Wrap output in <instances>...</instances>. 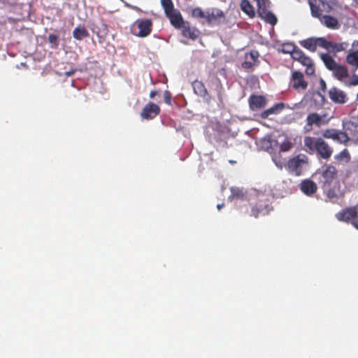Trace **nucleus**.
Instances as JSON below:
<instances>
[{
	"label": "nucleus",
	"mask_w": 358,
	"mask_h": 358,
	"mask_svg": "<svg viewBox=\"0 0 358 358\" xmlns=\"http://www.w3.org/2000/svg\"><path fill=\"white\" fill-rule=\"evenodd\" d=\"M303 142L309 152H316L323 159L328 160L333 154V148L322 138L306 136Z\"/></svg>",
	"instance_id": "f257e3e1"
},
{
	"label": "nucleus",
	"mask_w": 358,
	"mask_h": 358,
	"mask_svg": "<svg viewBox=\"0 0 358 358\" xmlns=\"http://www.w3.org/2000/svg\"><path fill=\"white\" fill-rule=\"evenodd\" d=\"M336 217L339 221L350 222L352 226L358 229V203L338 212Z\"/></svg>",
	"instance_id": "f03ea898"
},
{
	"label": "nucleus",
	"mask_w": 358,
	"mask_h": 358,
	"mask_svg": "<svg viewBox=\"0 0 358 358\" xmlns=\"http://www.w3.org/2000/svg\"><path fill=\"white\" fill-rule=\"evenodd\" d=\"M206 22L209 26L214 27L221 24L225 20L224 12L217 8L206 9Z\"/></svg>",
	"instance_id": "7ed1b4c3"
},
{
	"label": "nucleus",
	"mask_w": 358,
	"mask_h": 358,
	"mask_svg": "<svg viewBox=\"0 0 358 358\" xmlns=\"http://www.w3.org/2000/svg\"><path fill=\"white\" fill-rule=\"evenodd\" d=\"M307 163L308 157L305 155H299L289 159L286 168L289 172L299 176L301 173L303 166Z\"/></svg>",
	"instance_id": "20e7f679"
},
{
	"label": "nucleus",
	"mask_w": 358,
	"mask_h": 358,
	"mask_svg": "<svg viewBox=\"0 0 358 358\" xmlns=\"http://www.w3.org/2000/svg\"><path fill=\"white\" fill-rule=\"evenodd\" d=\"M309 5L312 15L317 18L323 16V13H329L332 8L329 3L323 0H309Z\"/></svg>",
	"instance_id": "39448f33"
},
{
	"label": "nucleus",
	"mask_w": 358,
	"mask_h": 358,
	"mask_svg": "<svg viewBox=\"0 0 358 358\" xmlns=\"http://www.w3.org/2000/svg\"><path fill=\"white\" fill-rule=\"evenodd\" d=\"M326 115H320L317 113H311L308 115L306 117V124L304 127L306 131H310L313 129V126L315 125L320 127L322 125L327 124L328 120H325Z\"/></svg>",
	"instance_id": "423d86ee"
},
{
	"label": "nucleus",
	"mask_w": 358,
	"mask_h": 358,
	"mask_svg": "<svg viewBox=\"0 0 358 358\" xmlns=\"http://www.w3.org/2000/svg\"><path fill=\"white\" fill-rule=\"evenodd\" d=\"M289 85L295 90L305 91L308 87V82L305 80L304 76L299 71H294L292 73Z\"/></svg>",
	"instance_id": "0eeeda50"
},
{
	"label": "nucleus",
	"mask_w": 358,
	"mask_h": 358,
	"mask_svg": "<svg viewBox=\"0 0 358 358\" xmlns=\"http://www.w3.org/2000/svg\"><path fill=\"white\" fill-rule=\"evenodd\" d=\"M337 176V170L335 166L330 164H326L322 167V171L320 182L324 186H329Z\"/></svg>",
	"instance_id": "6e6552de"
},
{
	"label": "nucleus",
	"mask_w": 358,
	"mask_h": 358,
	"mask_svg": "<svg viewBox=\"0 0 358 358\" xmlns=\"http://www.w3.org/2000/svg\"><path fill=\"white\" fill-rule=\"evenodd\" d=\"M322 136L325 138H331L340 143H346L350 141L348 134L335 129H327L322 131Z\"/></svg>",
	"instance_id": "1a4fd4ad"
},
{
	"label": "nucleus",
	"mask_w": 358,
	"mask_h": 358,
	"mask_svg": "<svg viewBox=\"0 0 358 358\" xmlns=\"http://www.w3.org/2000/svg\"><path fill=\"white\" fill-rule=\"evenodd\" d=\"M135 24L138 29V32L136 35L138 37H146L152 32V21L150 19L138 20Z\"/></svg>",
	"instance_id": "9d476101"
},
{
	"label": "nucleus",
	"mask_w": 358,
	"mask_h": 358,
	"mask_svg": "<svg viewBox=\"0 0 358 358\" xmlns=\"http://www.w3.org/2000/svg\"><path fill=\"white\" fill-rule=\"evenodd\" d=\"M329 97L332 102L337 104H344L348 101L346 93L336 87L329 90Z\"/></svg>",
	"instance_id": "9b49d317"
},
{
	"label": "nucleus",
	"mask_w": 358,
	"mask_h": 358,
	"mask_svg": "<svg viewBox=\"0 0 358 358\" xmlns=\"http://www.w3.org/2000/svg\"><path fill=\"white\" fill-rule=\"evenodd\" d=\"M259 52L256 50H252L246 52L244 56V62L241 64L243 69L245 70L252 69L254 66H257L259 63L258 60Z\"/></svg>",
	"instance_id": "f8f14e48"
},
{
	"label": "nucleus",
	"mask_w": 358,
	"mask_h": 358,
	"mask_svg": "<svg viewBox=\"0 0 358 358\" xmlns=\"http://www.w3.org/2000/svg\"><path fill=\"white\" fill-rule=\"evenodd\" d=\"M160 113V108L155 103L149 102L143 108L141 113L142 119L152 120Z\"/></svg>",
	"instance_id": "ddd939ff"
},
{
	"label": "nucleus",
	"mask_w": 358,
	"mask_h": 358,
	"mask_svg": "<svg viewBox=\"0 0 358 358\" xmlns=\"http://www.w3.org/2000/svg\"><path fill=\"white\" fill-rule=\"evenodd\" d=\"M248 103L252 110H256L265 107L266 99L262 95L252 94L248 99Z\"/></svg>",
	"instance_id": "4468645a"
},
{
	"label": "nucleus",
	"mask_w": 358,
	"mask_h": 358,
	"mask_svg": "<svg viewBox=\"0 0 358 358\" xmlns=\"http://www.w3.org/2000/svg\"><path fill=\"white\" fill-rule=\"evenodd\" d=\"M166 16L169 19L171 24L176 29H180L186 22L184 21L180 11L176 9L173 10V12L166 14Z\"/></svg>",
	"instance_id": "2eb2a0df"
},
{
	"label": "nucleus",
	"mask_w": 358,
	"mask_h": 358,
	"mask_svg": "<svg viewBox=\"0 0 358 358\" xmlns=\"http://www.w3.org/2000/svg\"><path fill=\"white\" fill-rule=\"evenodd\" d=\"M334 76L339 81L344 83L348 78V71L345 66L338 64L335 69L331 71Z\"/></svg>",
	"instance_id": "dca6fc26"
},
{
	"label": "nucleus",
	"mask_w": 358,
	"mask_h": 358,
	"mask_svg": "<svg viewBox=\"0 0 358 358\" xmlns=\"http://www.w3.org/2000/svg\"><path fill=\"white\" fill-rule=\"evenodd\" d=\"M300 188L308 196L313 194L317 189L316 184L310 180H303L300 185Z\"/></svg>",
	"instance_id": "f3484780"
},
{
	"label": "nucleus",
	"mask_w": 358,
	"mask_h": 358,
	"mask_svg": "<svg viewBox=\"0 0 358 358\" xmlns=\"http://www.w3.org/2000/svg\"><path fill=\"white\" fill-rule=\"evenodd\" d=\"M320 20L322 24L329 29H336L339 27V23L337 18L328 15H324L320 17Z\"/></svg>",
	"instance_id": "a211bd4d"
},
{
	"label": "nucleus",
	"mask_w": 358,
	"mask_h": 358,
	"mask_svg": "<svg viewBox=\"0 0 358 358\" xmlns=\"http://www.w3.org/2000/svg\"><path fill=\"white\" fill-rule=\"evenodd\" d=\"M284 108H285V103H283L282 102L281 103H275L272 107H271V108H268L267 110H265L264 111H263L261 113L260 116L263 119H266L271 115L279 114L280 113H281L282 111V110Z\"/></svg>",
	"instance_id": "6ab92c4d"
},
{
	"label": "nucleus",
	"mask_w": 358,
	"mask_h": 358,
	"mask_svg": "<svg viewBox=\"0 0 358 358\" xmlns=\"http://www.w3.org/2000/svg\"><path fill=\"white\" fill-rule=\"evenodd\" d=\"M320 58L324 62L326 68L329 70L332 71L335 69L336 65H338V63H337L335 59L328 53H322L320 54Z\"/></svg>",
	"instance_id": "aec40b11"
},
{
	"label": "nucleus",
	"mask_w": 358,
	"mask_h": 358,
	"mask_svg": "<svg viewBox=\"0 0 358 358\" xmlns=\"http://www.w3.org/2000/svg\"><path fill=\"white\" fill-rule=\"evenodd\" d=\"M346 62L355 71L358 69V50H351L346 56Z\"/></svg>",
	"instance_id": "412c9836"
},
{
	"label": "nucleus",
	"mask_w": 358,
	"mask_h": 358,
	"mask_svg": "<svg viewBox=\"0 0 358 358\" xmlns=\"http://www.w3.org/2000/svg\"><path fill=\"white\" fill-rule=\"evenodd\" d=\"M241 10L248 15L250 17H254L255 11L254 7L248 0H241L240 3Z\"/></svg>",
	"instance_id": "4be33fe9"
},
{
	"label": "nucleus",
	"mask_w": 358,
	"mask_h": 358,
	"mask_svg": "<svg viewBox=\"0 0 358 358\" xmlns=\"http://www.w3.org/2000/svg\"><path fill=\"white\" fill-rule=\"evenodd\" d=\"M89 36V32L85 27H78L73 31V36L78 41H81Z\"/></svg>",
	"instance_id": "5701e85b"
},
{
	"label": "nucleus",
	"mask_w": 358,
	"mask_h": 358,
	"mask_svg": "<svg viewBox=\"0 0 358 358\" xmlns=\"http://www.w3.org/2000/svg\"><path fill=\"white\" fill-rule=\"evenodd\" d=\"M192 87L195 94L198 96L205 97L208 95V91L202 82L196 80L193 83Z\"/></svg>",
	"instance_id": "b1692460"
},
{
	"label": "nucleus",
	"mask_w": 358,
	"mask_h": 358,
	"mask_svg": "<svg viewBox=\"0 0 358 358\" xmlns=\"http://www.w3.org/2000/svg\"><path fill=\"white\" fill-rule=\"evenodd\" d=\"M300 45L304 48L313 52H315L317 49L315 38H308L307 39L303 40L300 41Z\"/></svg>",
	"instance_id": "393cba45"
},
{
	"label": "nucleus",
	"mask_w": 358,
	"mask_h": 358,
	"mask_svg": "<svg viewBox=\"0 0 358 358\" xmlns=\"http://www.w3.org/2000/svg\"><path fill=\"white\" fill-rule=\"evenodd\" d=\"M231 195L229 196V199H244L245 196V193L243 192V189H241L237 187H231L230 188Z\"/></svg>",
	"instance_id": "a878e982"
},
{
	"label": "nucleus",
	"mask_w": 358,
	"mask_h": 358,
	"mask_svg": "<svg viewBox=\"0 0 358 358\" xmlns=\"http://www.w3.org/2000/svg\"><path fill=\"white\" fill-rule=\"evenodd\" d=\"M182 35L186 37L191 39H195L196 38V34L194 32V30L192 29L189 23L188 22H186L183 27H181Z\"/></svg>",
	"instance_id": "bb28decb"
},
{
	"label": "nucleus",
	"mask_w": 358,
	"mask_h": 358,
	"mask_svg": "<svg viewBox=\"0 0 358 358\" xmlns=\"http://www.w3.org/2000/svg\"><path fill=\"white\" fill-rule=\"evenodd\" d=\"M350 131V140L352 141L355 144H358V124L351 123L348 127Z\"/></svg>",
	"instance_id": "cd10ccee"
},
{
	"label": "nucleus",
	"mask_w": 358,
	"mask_h": 358,
	"mask_svg": "<svg viewBox=\"0 0 358 358\" xmlns=\"http://www.w3.org/2000/svg\"><path fill=\"white\" fill-rule=\"evenodd\" d=\"M334 158L338 162L348 163L350 161L351 157L349 151L347 149H344L335 155Z\"/></svg>",
	"instance_id": "c85d7f7f"
},
{
	"label": "nucleus",
	"mask_w": 358,
	"mask_h": 358,
	"mask_svg": "<svg viewBox=\"0 0 358 358\" xmlns=\"http://www.w3.org/2000/svg\"><path fill=\"white\" fill-rule=\"evenodd\" d=\"M262 18L264 19L265 22L267 23H269L271 25H275L277 23V17L275 15L271 13V11L268 10L264 12V13H262L259 15Z\"/></svg>",
	"instance_id": "c756f323"
},
{
	"label": "nucleus",
	"mask_w": 358,
	"mask_h": 358,
	"mask_svg": "<svg viewBox=\"0 0 358 358\" xmlns=\"http://www.w3.org/2000/svg\"><path fill=\"white\" fill-rule=\"evenodd\" d=\"M258 6V14L264 13V12L268 10L270 2L268 0H255Z\"/></svg>",
	"instance_id": "7c9ffc66"
},
{
	"label": "nucleus",
	"mask_w": 358,
	"mask_h": 358,
	"mask_svg": "<svg viewBox=\"0 0 358 358\" xmlns=\"http://www.w3.org/2000/svg\"><path fill=\"white\" fill-rule=\"evenodd\" d=\"M348 43L343 42V43H334L331 42V45H330V49H331L335 52H338L341 51L345 50L348 48Z\"/></svg>",
	"instance_id": "2f4dec72"
},
{
	"label": "nucleus",
	"mask_w": 358,
	"mask_h": 358,
	"mask_svg": "<svg viewBox=\"0 0 358 358\" xmlns=\"http://www.w3.org/2000/svg\"><path fill=\"white\" fill-rule=\"evenodd\" d=\"M161 3L164 8L165 15L170 12H173V10H175L172 0H161Z\"/></svg>",
	"instance_id": "473e14b6"
},
{
	"label": "nucleus",
	"mask_w": 358,
	"mask_h": 358,
	"mask_svg": "<svg viewBox=\"0 0 358 358\" xmlns=\"http://www.w3.org/2000/svg\"><path fill=\"white\" fill-rule=\"evenodd\" d=\"M296 46L293 43H285L282 45L281 52L292 55Z\"/></svg>",
	"instance_id": "72a5a7b5"
},
{
	"label": "nucleus",
	"mask_w": 358,
	"mask_h": 358,
	"mask_svg": "<svg viewBox=\"0 0 358 358\" xmlns=\"http://www.w3.org/2000/svg\"><path fill=\"white\" fill-rule=\"evenodd\" d=\"M327 196L329 199V201L332 203H337L339 199V195L337 192L333 189L330 188L328 189L327 192Z\"/></svg>",
	"instance_id": "f704fd0d"
},
{
	"label": "nucleus",
	"mask_w": 358,
	"mask_h": 358,
	"mask_svg": "<svg viewBox=\"0 0 358 358\" xmlns=\"http://www.w3.org/2000/svg\"><path fill=\"white\" fill-rule=\"evenodd\" d=\"M315 41H316L317 46L324 48L327 50L330 49V45H331V41H329L323 37L315 38Z\"/></svg>",
	"instance_id": "c9c22d12"
},
{
	"label": "nucleus",
	"mask_w": 358,
	"mask_h": 358,
	"mask_svg": "<svg viewBox=\"0 0 358 358\" xmlns=\"http://www.w3.org/2000/svg\"><path fill=\"white\" fill-rule=\"evenodd\" d=\"M206 10L203 11L201 8L196 7L192 10V16L195 18L206 19Z\"/></svg>",
	"instance_id": "e433bc0d"
},
{
	"label": "nucleus",
	"mask_w": 358,
	"mask_h": 358,
	"mask_svg": "<svg viewBox=\"0 0 358 358\" xmlns=\"http://www.w3.org/2000/svg\"><path fill=\"white\" fill-rule=\"evenodd\" d=\"M346 86L358 85V75L353 74L348 80H345L343 83Z\"/></svg>",
	"instance_id": "4c0bfd02"
},
{
	"label": "nucleus",
	"mask_w": 358,
	"mask_h": 358,
	"mask_svg": "<svg viewBox=\"0 0 358 358\" xmlns=\"http://www.w3.org/2000/svg\"><path fill=\"white\" fill-rule=\"evenodd\" d=\"M48 41L51 44L52 48H57L59 45V38L54 34H50L48 36Z\"/></svg>",
	"instance_id": "58836bf2"
},
{
	"label": "nucleus",
	"mask_w": 358,
	"mask_h": 358,
	"mask_svg": "<svg viewBox=\"0 0 358 358\" xmlns=\"http://www.w3.org/2000/svg\"><path fill=\"white\" fill-rule=\"evenodd\" d=\"M304 52L298 48L297 47L294 49V52H292L291 57L296 61H299L301 57L303 55Z\"/></svg>",
	"instance_id": "ea45409f"
},
{
	"label": "nucleus",
	"mask_w": 358,
	"mask_h": 358,
	"mask_svg": "<svg viewBox=\"0 0 358 358\" xmlns=\"http://www.w3.org/2000/svg\"><path fill=\"white\" fill-rule=\"evenodd\" d=\"M303 66H306L308 64H310L313 62L312 59L304 53L301 58L298 61Z\"/></svg>",
	"instance_id": "a19ab883"
},
{
	"label": "nucleus",
	"mask_w": 358,
	"mask_h": 358,
	"mask_svg": "<svg viewBox=\"0 0 358 358\" xmlns=\"http://www.w3.org/2000/svg\"><path fill=\"white\" fill-rule=\"evenodd\" d=\"M306 66V69L305 72L308 76H313L315 74V71L313 62H312L310 64H308Z\"/></svg>",
	"instance_id": "79ce46f5"
},
{
	"label": "nucleus",
	"mask_w": 358,
	"mask_h": 358,
	"mask_svg": "<svg viewBox=\"0 0 358 358\" xmlns=\"http://www.w3.org/2000/svg\"><path fill=\"white\" fill-rule=\"evenodd\" d=\"M262 210V209L261 208H259L257 206H255L252 208L251 215L254 216L255 217H257Z\"/></svg>",
	"instance_id": "37998d69"
},
{
	"label": "nucleus",
	"mask_w": 358,
	"mask_h": 358,
	"mask_svg": "<svg viewBox=\"0 0 358 358\" xmlns=\"http://www.w3.org/2000/svg\"><path fill=\"white\" fill-rule=\"evenodd\" d=\"M164 101L167 104H169V105L171 104V92L169 91L166 90L164 92Z\"/></svg>",
	"instance_id": "c03bdc74"
},
{
	"label": "nucleus",
	"mask_w": 358,
	"mask_h": 358,
	"mask_svg": "<svg viewBox=\"0 0 358 358\" xmlns=\"http://www.w3.org/2000/svg\"><path fill=\"white\" fill-rule=\"evenodd\" d=\"M320 88L322 91L324 92L327 90V84L323 79H321L320 80Z\"/></svg>",
	"instance_id": "a18cd8bd"
},
{
	"label": "nucleus",
	"mask_w": 358,
	"mask_h": 358,
	"mask_svg": "<svg viewBox=\"0 0 358 358\" xmlns=\"http://www.w3.org/2000/svg\"><path fill=\"white\" fill-rule=\"evenodd\" d=\"M157 94V91H155V90H152L150 92V97L151 99H153L156 95Z\"/></svg>",
	"instance_id": "49530a36"
},
{
	"label": "nucleus",
	"mask_w": 358,
	"mask_h": 358,
	"mask_svg": "<svg viewBox=\"0 0 358 358\" xmlns=\"http://www.w3.org/2000/svg\"><path fill=\"white\" fill-rule=\"evenodd\" d=\"M74 72H75V71H66L65 73V75L66 76H72L74 73Z\"/></svg>",
	"instance_id": "de8ad7c7"
},
{
	"label": "nucleus",
	"mask_w": 358,
	"mask_h": 358,
	"mask_svg": "<svg viewBox=\"0 0 358 358\" xmlns=\"http://www.w3.org/2000/svg\"><path fill=\"white\" fill-rule=\"evenodd\" d=\"M224 207V203H221V204H217V208L218 210H220L221 208H222Z\"/></svg>",
	"instance_id": "09e8293b"
},
{
	"label": "nucleus",
	"mask_w": 358,
	"mask_h": 358,
	"mask_svg": "<svg viewBox=\"0 0 358 358\" xmlns=\"http://www.w3.org/2000/svg\"><path fill=\"white\" fill-rule=\"evenodd\" d=\"M289 146H285V148H284V150H287L289 149Z\"/></svg>",
	"instance_id": "8fccbe9b"
},
{
	"label": "nucleus",
	"mask_w": 358,
	"mask_h": 358,
	"mask_svg": "<svg viewBox=\"0 0 358 358\" xmlns=\"http://www.w3.org/2000/svg\"><path fill=\"white\" fill-rule=\"evenodd\" d=\"M289 146H285V148H284V150H287L289 149Z\"/></svg>",
	"instance_id": "3c124183"
},
{
	"label": "nucleus",
	"mask_w": 358,
	"mask_h": 358,
	"mask_svg": "<svg viewBox=\"0 0 358 358\" xmlns=\"http://www.w3.org/2000/svg\"><path fill=\"white\" fill-rule=\"evenodd\" d=\"M357 99H358V93H357Z\"/></svg>",
	"instance_id": "603ef678"
}]
</instances>
